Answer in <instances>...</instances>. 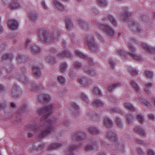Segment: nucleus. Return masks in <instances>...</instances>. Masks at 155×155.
Instances as JSON below:
<instances>
[{"label":"nucleus","instance_id":"nucleus-60","mask_svg":"<svg viewBox=\"0 0 155 155\" xmlns=\"http://www.w3.org/2000/svg\"><path fill=\"white\" fill-rule=\"evenodd\" d=\"M28 108V107L26 105H24L21 107V109L19 110H20V112H24L27 110Z\"/></svg>","mask_w":155,"mask_h":155},{"label":"nucleus","instance_id":"nucleus-63","mask_svg":"<svg viewBox=\"0 0 155 155\" xmlns=\"http://www.w3.org/2000/svg\"><path fill=\"white\" fill-rule=\"evenodd\" d=\"M91 13L92 14H95L97 15L98 13V11L94 8H91L90 10Z\"/></svg>","mask_w":155,"mask_h":155},{"label":"nucleus","instance_id":"nucleus-32","mask_svg":"<svg viewBox=\"0 0 155 155\" xmlns=\"http://www.w3.org/2000/svg\"><path fill=\"white\" fill-rule=\"evenodd\" d=\"M136 101H137L138 100H139V101L140 102H143V103L146 105L147 107H149V109H150L151 108V107L150 105V103L145 101V100H144L141 98L138 99L136 98Z\"/></svg>","mask_w":155,"mask_h":155},{"label":"nucleus","instance_id":"nucleus-54","mask_svg":"<svg viewBox=\"0 0 155 155\" xmlns=\"http://www.w3.org/2000/svg\"><path fill=\"white\" fill-rule=\"evenodd\" d=\"M143 116L140 115H138L137 116V118L140 124H142L143 121Z\"/></svg>","mask_w":155,"mask_h":155},{"label":"nucleus","instance_id":"nucleus-21","mask_svg":"<svg viewBox=\"0 0 155 155\" xmlns=\"http://www.w3.org/2000/svg\"><path fill=\"white\" fill-rule=\"evenodd\" d=\"M65 25L67 28L69 29L73 26V22L71 18H67L65 20Z\"/></svg>","mask_w":155,"mask_h":155},{"label":"nucleus","instance_id":"nucleus-46","mask_svg":"<svg viewBox=\"0 0 155 155\" xmlns=\"http://www.w3.org/2000/svg\"><path fill=\"white\" fill-rule=\"evenodd\" d=\"M31 86L32 88H31V89L32 91L38 90L42 87L41 86H38L35 84H31Z\"/></svg>","mask_w":155,"mask_h":155},{"label":"nucleus","instance_id":"nucleus-3","mask_svg":"<svg viewBox=\"0 0 155 155\" xmlns=\"http://www.w3.org/2000/svg\"><path fill=\"white\" fill-rule=\"evenodd\" d=\"M97 25L99 28L104 30L106 34L108 36H112L114 33V30L108 25L97 24Z\"/></svg>","mask_w":155,"mask_h":155},{"label":"nucleus","instance_id":"nucleus-15","mask_svg":"<svg viewBox=\"0 0 155 155\" xmlns=\"http://www.w3.org/2000/svg\"><path fill=\"white\" fill-rule=\"evenodd\" d=\"M78 23L81 27L83 29H87L88 28V23L84 20L79 19L78 20Z\"/></svg>","mask_w":155,"mask_h":155},{"label":"nucleus","instance_id":"nucleus-33","mask_svg":"<svg viewBox=\"0 0 155 155\" xmlns=\"http://www.w3.org/2000/svg\"><path fill=\"white\" fill-rule=\"evenodd\" d=\"M9 8L12 9L19 8L21 7L20 5L18 2H14L11 4L9 6Z\"/></svg>","mask_w":155,"mask_h":155},{"label":"nucleus","instance_id":"nucleus-39","mask_svg":"<svg viewBox=\"0 0 155 155\" xmlns=\"http://www.w3.org/2000/svg\"><path fill=\"white\" fill-rule=\"evenodd\" d=\"M144 73L145 76L147 78H151L153 76V73L149 71H146Z\"/></svg>","mask_w":155,"mask_h":155},{"label":"nucleus","instance_id":"nucleus-10","mask_svg":"<svg viewBox=\"0 0 155 155\" xmlns=\"http://www.w3.org/2000/svg\"><path fill=\"white\" fill-rule=\"evenodd\" d=\"M49 95L45 94L40 95L38 97V99L42 103H45L50 100Z\"/></svg>","mask_w":155,"mask_h":155},{"label":"nucleus","instance_id":"nucleus-42","mask_svg":"<svg viewBox=\"0 0 155 155\" xmlns=\"http://www.w3.org/2000/svg\"><path fill=\"white\" fill-rule=\"evenodd\" d=\"M58 80L62 85L65 84V79L62 76H60L58 78Z\"/></svg>","mask_w":155,"mask_h":155},{"label":"nucleus","instance_id":"nucleus-22","mask_svg":"<svg viewBox=\"0 0 155 155\" xmlns=\"http://www.w3.org/2000/svg\"><path fill=\"white\" fill-rule=\"evenodd\" d=\"M38 16V14L34 12H31L28 14L29 18L33 21L37 20Z\"/></svg>","mask_w":155,"mask_h":155},{"label":"nucleus","instance_id":"nucleus-43","mask_svg":"<svg viewBox=\"0 0 155 155\" xmlns=\"http://www.w3.org/2000/svg\"><path fill=\"white\" fill-rule=\"evenodd\" d=\"M67 68V64L66 63H63L60 66V71L64 73Z\"/></svg>","mask_w":155,"mask_h":155},{"label":"nucleus","instance_id":"nucleus-23","mask_svg":"<svg viewBox=\"0 0 155 155\" xmlns=\"http://www.w3.org/2000/svg\"><path fill=\"white\" fill-rule=\"evenodd\" d=\"M19 80L23 82L25 84H27L29 82L28 79L27 78L24 74H21L18 76Z\"/></svg>","mask_w":155,"mask_h":155},{"label":"nucleus","instance_id":"nucleus-25","mask_svg":"<svg viewBox=\"0 0 155 155\" xmlns=\"http://www.w3.org/2000/svg\"><path fill=\"white\" fill-rule=\"evenodd\" d=\"M88 131L91 134H99V131L96 127H90L88 128Z\"/></svg>","mask_w":155,"mask_h":155},{"label":"nucleus","instance_id":"nucleus-16","mask_svg":"<svg viewBox=\"0 0 155 155\" xmlns=\"http://www.w3.org/2000/svg\"><path fill=\"white\" fill-rule=\"evenodd\" d=\"M131 15V14L128 11H126L121 14L120 17L122 21H126L128 18Z\"/></svg>","mask_w":155,"mask_h":155},{"label":"nucleus","instance_id":"nucleus-5","mask_svg":"<svg viewBox=\"0 0 155 155\" xmlns=\"http://www.w3.org/2000/svg\"><path fill=\"white\" fill-rule=\"evenodd\" d=\"M129 25L132 30L137 32H140L143 30L142 26L137 22L130 21Z\"/></svg>","mask_w":155,"mask_h":155},{"label":"nucleus","instance_id":"nucleus-48","mask_svg":"<svg viewBox=\"0 0 155 155\" xmlns=\"http://www.w3.org/2000/svg\"><path fill=\"white\" fill-rule=\"evenodd\" d=\"M91 117L92 119L94 121H98L100 118V117L95 113H92Z\"/></svg>","mask_w":155,"mask_h":155},{"label":"nucleus","instance_id":"nucleus-29","mask_svg":"<svg viewBox=\"0 0 155 155\" xmlns=\"http://www.w3.org/2000/svg\"><path fill=\"white\" fill-rule=\"evenodd\" d=\"M46 60L47 62L52 64H54L56 63L55 59L50 56L47 57L46 58Z\"/></svg>","mask_w":155,"mask_h":155},{"label":"nucleus","instance_id":"nucleus-26","mask_svg":"<svg viewBox=\"0 0 155 155\" xmlns=\"http://www.w3.org/2000/svg\"><path fill=\"white\" fill-rule=\"evenodd\" d=\"M57 55L58 57H70L71 56V54L70 53L67 51L63 52L60 54H58Z\"/></svg>","mask_w":155,"mask_h":155},{"label":"nucleus","instance_id":"nucleus-30","mask_svg":"<svg viewBox=\"0 0 155 155\" xmlns=\"http://www.w3.org/2000/svg\"><path fill=\"white\" fill-rule=\"evenodd\" d=\"M79 82L80 84L84 86L88 84V81L87 79L85 78H83L79 79Z\"/></svg>","mask_w":155,"mask_h":155},{"label":"nucleus","instance_id":"nucleus-35","mask_svg":"<svg viewBox=\"0 0 155 155\" xmlns=\"http://www.w3.org/2000/svg\"><path fill=\"white\" fill-rule=\"evenodd\" d=\"M125 107L128 109L131 110L132 111H135V108L131 104L128 103H126L124 104Z\"/></svg>","mask_w":155,"mask_h":155},{"label":"nucleus","instance_id":"nucleus-28","mask_svg":"<svg viewBox=\"0 0 155 155\" xmlns=\"http://www.w3.org/2000/svg\"><path fill=\"white\" fill-rule=\"evenodd\" d=\"M121 86V84L117 82L114 83L109 87L108 90L110 91H112L116 87H120Z\"/></svg>","mask_w":155,"mask_h":155},{"label":"nucleus","instance_id":"nucleus-62","mask_svg":"<svg viewBox=\"0 0 155 155\" xmlns=\"http://www.w3.org/2000/svg\"><path fill=\"white\" fill-rule=\"evenodd\" d=\"M94 147L90 145L88 143V144L86 146L85 150L86 151H89L92 149Z\"/></svg>","mask_w":155,"mask_h":155},{"label":"nucleus","instance_id":"nucleus-56","mask_svg":"<svg viewBox=\"0 0 155 155\" xmlns=\"http://www.w3.org/2000/svg\"><path fill=\"white\" fill-rule=\"evenodd\" d=\"M145 51L147 54H150L155 53V49H145Z\"/></svg>","mask_w":155,"mask_h":155},{"label":"nucleus","instance_id":"nucleus-1","mask_svg":"<svg viewBox=\"0 0 155 155\" xmlns=\"http://www.w3.org/2000/svg\"><path fill=\"white\" fill-rule=\"evenodd\" d=\"M53 109V107L51 104L44 107L40 108L37 110L38 114L43 116L41 118V121H44L42 127V132L39 135L40 138L45 137L55 131V128L53 125L58 123V120L55 118H48Z\"/></svg>","mask_w":155,"mask_h":155},{"label":"nucleus","instance_id":"nucleus-57","mask_svg":"<svg viewBox=\"0 0 155 155\" xmlns=\"http://www.w3.org/2000/svg\"><path fill=\"white\" fill-rule=\"evenodd\" d=\"M94 94H95L96 95H101V93L100 91L97 88H95L93 91Z\"/></svg>","mask_w":155,"mask_h":155},{"label":"nucleus","instance_id":"nucleus-31","mask_svg":"<svg viewBox=\"0 0 155 155\" xmlns=\"http://www.w3.org/2000/svg\"><path fill=\"white\" fill-rule=\"evenodd\" d=\"M97 4L100 6H106L107 5V2L106 0H97Z\"/></svg>","mask_w":155,"mask_h":155},{"label":"nucleus","instance_id":"nucleus-19","mask_svg":"<svg viewBox=\"0 0 155 155\" xmlns=\"http://www.w3.org/2000/svg\"><path fill=\"white\" fill-rule=\"evenodd\" d=\"M2 58L3 61H4L7 60L11 61L13 59L14 57L12 54L7 53L2 56Z\"/></svg>","mask_w":155,"mask_h":155},{"label":"nucleus","instance_id":"nucleus-20","mask_svg":"<svg viewBox=\"0 0 155 155\" xmlns=\"http://www.w3.org/2000/svg\"><path fill=\"white\" fill-rule=\"evenodd\" d=\"M54 6L61 11H63L65 10V7L57 0L54 1Z\"/></svg>","mask_w":155,"mask_h":155},{"label":"nucleus","instance_id":"nucleus-50","mask_svg":"<svg viewBox=\"0 0 155 155\" xmlns=\"http://www.w3.org/2000/svg\"><path fill=\"white\" fill-rule=\"evenodd\" d=\"M74 67L75 69H79L82 67V64L78 62H75L74 64Z\"/></svg>","mask_w":155,"mask_h":155},{"label":"nucleus","instance_id":"nucleus-61","mask_svg":"<svg viewBox=\"0 0 155 155\" xmlns=\"http://www.w3.org/2000/svg\"><path fill=\"white\" fill-rule=\"evenodd\" d=\"M148 18L146 17V16L143 15L142 16H140L139 18V19L142 21L145 22L148 20Z\"/></svg>","mask_w":155,"mask_h":155},{"label":"nucleus","instance_id":"nucleus-51","mask_svg":"<svg viewBox=\"0 0 155 155\" xmlns=\"http://www.w3.org/2000/svg\"><path fill=\"white\" fill-rule=\"evenodd\" d=\"M78 147L77 146L74 145H72L70 146L68 148V150L69 151L71 152L70 153L67 155H73V154L71 153L74 150Z\"/></svg>","mask_w":155,"mask_h":155},{"label":"nucleus","instance_id":"nucleus-12","mask_svg":"<svg viewBox=\"0 0 155 155\" xmlns=\"http://www.w3.org/2000/svg\"><path fill=\"white\" fill-rule=\"evenodd\" d=\"M17 60L19 64L22 63H25L29 61V59L24 55H18L16 57Z\"/></svg>","mask_w":155,"mask_h":155},{"label":"nucleus","instance_id":"nucleus-41","mask_svg":"<svg viewBox=\"0 0 155 155\" xmlns=\"http://www.w3.org/2000/svg\"><path fill=\"white\" fill-rule=\"evenodd\" d=\"M76 54L77 55H78L81 58L84 59H88V57L87 55H84L82 53L78 51H76L75 52Z\"/></svg>","mask_w":155,"mask_h":155},{"label":"nucleus","instance_id":"nucleus-58","mask_svg":"<svg viewBox=\"0 0 155 155\" xmlns=\"http://www.w3.org/2000/svg\"><path fill=\"white\" fill-rule=\"evenodd\" d=\"M13 68V65L12 64H9L6 67V70L8 72L11 73Z\"/></svg>","mask_w":155,"mask_h":155},{"label":"nucleus","instance_id":"nucleus-52","mask_svg":"<svg viewBox=\"0 0 155 155\" xmlns=\"http://www.w3.org/2000/svg\"><path fill=\"white\" fill-rule=\"evenodd\" d=\"M31 41L29 39H27L26 40L25 42V48H30V45H31Z\"/></svg>","mask_w":155,"mask_h":155},{"label":"nucleus","instance_id":"nucleus-53","mask_svg":"<svg viewBox=\"0 0 155 155\" xmlns=\"http://www.w3.org/2000/svg\"><path fill=\"white\" fill-rule=\"evenodd\" d=\"M7 102L5 101L0 102V110L5 108L6 106Z\"/></svg>","mask_w":155,"mask_h":155},{"label":"nucleus","instance_id":"nucleus-49","mask_svg":"<svg viewBox=\"0 0 155 155\" xmlns=\"http://www.w3.org/2000/svg\"><path fill=\"white\" fill-rule=\"evenodd\" d=\"M128 123L130 124L133 121L132 116L130 114H128L126 116Z\"/></svg>","mask_w":155,"mask_h":155},{"label":"nucleus","instance_id":"nucleus-8","mask_svg":"<svg viewBox=\"0 0 155 155\" xmlns=\"http://www.w3.org/2000/svg\"><path fill=\"white\" fill-rule=\"evenodd\" d=\"M21 89L19 86L15 85L13 87L12 95L14 97H18L21 93Z\"/></svg>","mask_w":155,"mask_h":155},{"label":"nucleus","instance_id":"nucleus-38","mask_svg":"<svg viewBox=\"0 0 155 155\" xmlns=\"http://www.w3.org/2000/svg\"><path fill=\"white\" fill-rule=\"evenodd\" d=\"M103 104V103L100 100H95L93 103L94 106L96 107L101 106Z\"/></svg>","mask_w":155,"mask_h":155},{"label":"nucleus","instance_id":"nucleus-27","mask_svg":"<svg viewBox=\"0 0 155 155\" xmlns=\"http://www.w3.org/2000/svg\"><path fill=\"white\" fill-rule=\"evenodd\" d=\"M88 144L93 147H94L97 146L99 143L98 141L94 139H90L88 141Z\"/></svg>","mask_w":155,"mask_h":155},{"label":"nucleus","instance_id":"nucleus-24","mask_svg":"<svg viewBox=\"0 0 155 155\" xmlns=\"http://www.w3.org/2000/svg\"><path fill=\"white\" fill-rule=\"evenodd\" d=\"M37 125V124L35 122H34L32 124H31L29 125V127L31 130L37 132L39 130L38 127Z\"/></svg>","mask_w":155,"mask_h":155},{"label":"nucleus","instance_id":"nucleus-13","mask_svg":"<svg viewBox=\"0 0 155 155\" xmlns=\"http://www.w3.org/2000/svg\"><path fill=\"white\" fill-rule=\"evenodd\" d=\"M84 70L85 73L92 76H95L96 72V71L93 69L90 68L89 67H86L84 68Z\"/></svg>","mask_w":155,"mask_h":155},{"label":"nucleus","instance_id":"nucleus-44","mask_svg":"<svg viewBox=\"0 0 155 155\" xmlns=\"http://www.w3.org/2000/svg\"><path fill=\"white\" fill-rule=\"evenodd\" d=\"M61 146V144L59 143H53L51 145L48 149L49 150L55 149L57 148H58L59 147H60Z\"/></svg>","mask_w":155,"mask_h":155},{"label":"nucleus","instance_id":"nucleus-6","mask_svg":"<svg viewBox=\"0 0 155 155\" xmlns=\"http://www.w3.org/2000/svg\"><path fill=\"white\" fill-rule=\"evenodd\" d=\"M51 41L57 42L59 40L61 35V33L58 30L56 29H52L50 31Z\"/></svg>","mask_w":155,"mask_h":155},{"label":"nucleus","instance_id":"nucleus-18","mask_svg":"<svg viewBox=\"0 0 155 155\" xmlns=\"http://www.w3.org/2000/svg\"><path fill=\"white\" fill-rule=\"evenodd\" d=\"M134 130L136 132H137L140 135L143 136L145 134V132L143 127L141 126H137Z\"/></svg>","mask_w":155,"mask_h":155},{"label":"nucleus","instance_id":"nucleus-7","mask_svg":"<svg viewBox=\"0 0 155 155\" xmlns=\"http://www.w3.org/2000/svg\"><path fill=\"white\" fill-rule=\"evenodd\" d=\"M86 136V134L83 132L74 134L72 136V139L74 141H80L83 140Z\"/></svg>","mask_w":155,"mask_h":155},{"label":"nucleus","instance_id":"nucleus-55","mask_svg":"<svg viewBox=\"0 0 155 155\" xmlns=\"http://www.w3.org/2000/svg\"><path fill=\"white\" fill-rule=\"evenodd\" d=\"M152 84L151 83H149L148 84H145V91L147 93H149V89L151 86L152 85Z\"/></svg>","mask_w":155,"mask_h":155},{"label":"nucleus","instance_id":"nucleus-11","mask_svg":"<svg viewBox=\"0 0 155 155\" xmlns=\"http://www.w3.org/2000/svg\"><path fill=\"white\" fill-rule=\"evenodd\" d=\"M107 135L109 138L112 141H117V137L115 133L112 130H109L107 133Z\"/></svg>","mask_w":155,"mask_h":155},{"label":"nucleus","instance_id":"nucleus-36","mask_svg":"<svg viewBox=\"0 0 155 155\" xmlns=\"http://www.w3.org/2000/svg\"><path fill=\"white\" fill-rule=\"evenodd\" d=\"M128 70L130 72L132 76L136 75L138 73V72L136 70V69L133 68L131 67H129L128 68Z\"/></svg>","mask_w":155,"mask_h":155},{"label":"nucleus","instance_id":"nucleus-45","mask_svg":"<svg viewBox=\"0 0 155 155\" xmlns=\"http://www.w3.org/2000/svg\"><path fill=\"white\" fill-rule=\"evenodd\" d=\"M108 18L110 22L114 26L117 25V22L114 18L111 15H109L108 16Z\"/></svg>","mask_w":155,"mask_h":155},{"label":"nucleus","instance_id":"nucleus-2","mask_svg":"<svg viewBox=\"0 0 155 155\" xmlns=\"http://www.w3.org/2000/svg\"><path fill=\"white\" fill-rule=\"evenodd\" d=\"M38 34L40 39L44 43L51 42L50 31L45 29H41Z\"/></svg>","mask_w":155,"mask_h":155},{"label":"nucleus","instance_id":"nucleus-64","mask_svg":"<svg viewBox=\"0 0 155 155\" xmlns=\"http://www.w3.org/2000/svg\"><path fill=\"white\" fill-rule=\"evenodd\" d=\"M147 153L148 155H155V153L152 149H147Z\"/></svg>","mask_w":155,"mask_h":155},{"label":"nucleus","instance_id":"nucleus-17","mask_svg":"<svg viewBox=\"0 0 155 155\" xmlns=\"http://www.w3.org/2000/svg\"><path fill=\"white\" fill-rule=\"evenodd\" d=\"M32 71L33 74L36 78H38L41 75V72L39 68L34 66Z\"/></svg>","mask_w":155,"mask_h":155},{"label":"nucleus","instance_id":"nucleus-34","mask_svg":"<svg viewBox=\"0 0 155 155\" xmlns=\"http://www.w3.org/2000/svg\"><path fill=\"white\" fill-rule=\"evenodd\" d=\"M115 121L117 125L120 128H123L122 123L121 120L118 117H117L115 118Z\"/></svg>","mask_w":155,"mask_h":155},{"label":"nucleus","instance_id":"nucleus-40","mask_svg":"<svg viewBox=\"0 0 155 155\" xmlns=\"http://www.w3.org/2000/svg\"><path fill=\"white\" fill-rule=\"evenodd\" d=\"M104 121L105 125L107 127H110L112 125V121L107 118H105Z\"/></svg>","mask_w":155,"mask_h":155},{"label":"nucleus","instance_id":"nucleus-14","mask_svg":"<svg viewBox=\"0 0 155 155\" xmlns=\"http://www.w3.org/2000/svg\"><path fill=\"white\" fill-rule=\"evenodd\" d=\"M71 109L73 114L75 115L78 114L79 111V108L78 106L75 103H73L71 104Z\"/></svg>","mask_w":155,"mask_h":155},{"label":"nucleus","instance_id":"nucleus-37","mask_svg":"<svg viewBox=\"0 0 155 155\" xmlns=\"http://www.w3.org/2000/svg\"><path fill=\"white\" fill-rule=\"evenodd\" d=\"M128 54H129L130 56L132 57L133 58L136 60H139L141 59V57L137 55L134 52L129 53Z\"/></svg>","mask_w":155,"mask_h":155},{"label":"nucleus","instance_id":"nucleus-47","mask_svg":"<svg viewBox=\"0 0 155 155\" xmlns=\"http://www.w3.org/2000/svg\"><path fill=\"white\" fill-rule=\"evenodd\" d=\"M131 84L137 92L139 91V87L135 81L132 80L131 81Z\"/></svg>","mask_w":155,"mask_h":155},{"label":"nucleus","instance_id":"nucleus-59","mask_svg":"<svg viewBox=\"0 0 155 155\" xmlns=\"http://www.w3.org/2000/svg\"><path fill=\"white\" fill-rule=\"evenodd\" d=\"M31 52L34 54H38L40 52V49H31Z\"/></svg>","mask_w":155,"mask_h":155},{"label":"nucleus","instance_id":"nucleus-9","mask_svg":"<svg viewBox=\"0 0 155 155\" xmlns=\"http://www.w3.org/2000/svg\"><path fill=\"white\" fill-rule=\"evenodd\" d=\"M8 27L13 30L17 29L18 26V23L17 20L14 19L9 20L8 22Z\"/></svg>","mask_w":155,"mask_h":155},{"label":"nucleus","instance_id":"nucleus-4","mask_svg":"<svg viewBox=\"0 0 155 155\" xmlns=\"http://www.w3.org/2000/svg\"><path fill=\"white\" fill-rule=\"evenodd\" d=\"M87 45L89 48H96L99 45L94 41V37L91 35H88L86 37Z\"/></svg>","mask_w":155,"mask_h":155}]
</instances>
